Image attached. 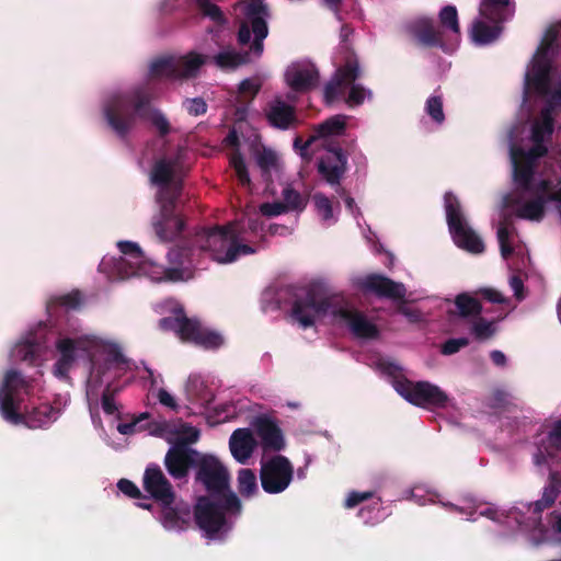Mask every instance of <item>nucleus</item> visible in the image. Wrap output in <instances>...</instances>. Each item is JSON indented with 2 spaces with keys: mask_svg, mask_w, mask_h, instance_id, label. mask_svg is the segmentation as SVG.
Masks as SVG:
<instances>
[{
  "mask_svg": "<svg viewBox=\"0 0 561 561\" xmlns=\"http://www.w3.org/2000/svg\"><path fill=\"white\" fill-rule=\"evenodd\" d=\"M154 98L153 89L149 82L133 89L113 94L103 106L104 118L108 127L121 139H126L136 125V117L147 118L158 130L160 137L171 131L167 116L150 104Z\"/></svg>",
  "mask_w": 561,
  "mask_h": 561,
  "instance_id": "obj_1",
  "label": "nucleus"
},
{
  "mask_svg": "<svg viewBox=\"0 0 561 561\" xmlns=\"http://www.w3.org/2000/svg\"><path fill=\"white\" fill-rule=\"evenodd\" d=\"M332 306L331 298L319 297L313 287H304L299 289V293L294 294L290 316L302 329H308L314 325L318 316L332 311L334 317L347 324L354 336L369 340L379 336L377 325L370 322L363 312L345 307L332 309Z\"/></svg>",
  "mask_w": 561,
  "mask_h": 561,
  "instance_id": "obj_2",
  "label": "nucleus"
},
{
  "mask_svg": "<svg viewBox=\"0 0 561 561\" xmlns=\"http://www.w3.org/2000/svg\"><path fill=\"white\" fill-rule=\"evenodd\" d=\"M27 381L15 369L5 373L0 386V412L12 424H25L28 428H41L56 421L59 410L48 403L39 404L25 413L20 412V393L27 388Z\"/></svg>",
  "mask_w": 561,
  "mask_h": 561,
  "instance_id": "obj_3",
  "label": "nucleus"
},
{
  "mask_svg": "<svg viewBox=\"0 0 561 561\" xmlns=\"http://www.w3.org/2000/svg\"><path fill=\"white\" fill-rule=\"evenodd\" d=\"M195 482L204 486L206 496L222 497L228 511L241 513V501L230 488L229 471L218 458L207 454L201 455L195 468Z\"/></svg>",
  "mask_w": 561,
  "mask_h": 561,
  "instance_id": "obj_4",
  "label": "nucleus"
},
{
  "mask_svg": "<svg viewBox=\"0 0 561 561\" xmlns=\"http://www.w3.org/2000/svg\"><path fill=\"white\" fill-rule=\"evenodd\" d=\"M227 514L239 515L225 507L222 497L199 496L194 505L193 515L197 527L208 540H224L232 528Z\"/></svg>",
  "mask_w": 561,
  "mask_h": 561,
  "instance_id": "obj_5",
  "label": "nucleus"
},
{
  "mask_svg": "<svg viewBox=\"0 0 561 561\" xmlns=\"http://www.w3.org/2000/svg\"><path fill=\"white\" fill-rule=\"evenodd\" d=\"M244 21L241 22L238 31V42L247 45L254 35L250 46L251 51L261 56L263 53V41L268 35L267 19L271 16L270 8L264 0H247L243 7Z\"/></svg>",
  "mask_w": 561,
  "mask_h": 561,
  "instance_id": "obj_6",
  "label": "nucleus"
},
{
  "mask_svg": "<svg viewBox=\"0 0 561 561\" xmlns=\"http://www.w3.org/2000/svg\"><path fill=\"white\" fill-rule=\"evenodd\" d=\"M444 206L446 211V221L455 244L472 254L484 252L482 239L468 226L458 197L447 192L444 195Z\"/></svg>",
  "mask_w": 561,
  "mask_h": 561,
  "instance_id": "obj_7",
  "label": "nucleus"
},
{
  "mask_svg": "<svg viewBox=\"0 0 561 561\" xmlns=\"http://www.w3.org/2000/svg\"><path fill=\"white\" fill-rule=\"evenodd\" d=\"M561 33V23L551 25L545 33V36L537 49L531 75L527 76V83L530 84L539 95H547L550 92L552 58L550 51L558 41Z\"/></svg>",
  "mask_w": 561,
  "mask_h": 561,
  "instance_id": "obj_8",
  "label": "nucleus"
},
{
  "mask_svg": "<svg viewBox=\"0 0 561 561\" xmlns=\"http://www.w3.org/2000/svg\"><path fill=\"white\" fill-rule=\"evenodd\" d=\"M396 391L408 402L420 408H446L448 394L430 381H411L407 378L394 382Z\"/></svg>",
  "mask_w": 561,
  "mask_h": 561,
  "instance_id": "obj_9",
  "label": "nucleus"
},
{
  "mask_svg": "<svg viewBox=\"0 0 561 561\" xmlns=\"http://www.w3.org/2000/svg\"><path fill=\"white\" fill-rule=\"evenodd\" d=\"M294 477V467L289 459L283 455L273 456L262 463L260 479L263 490L268 494H278L285 491Z\"/></svg>",
  "mask_w": 561,
  "mask_h": 561,
  "instance_id": "obj_10",
  "label": "nucleus"
},
{
  "mask_svg": "<svg viewBox=\"0 0 561 561\" xmlns=\"http://www.w3.org/2000/svg\"><path fill=\"white\" fill-rule=\"evenodd\" d=\"M172 446L164 456V467L168 473L179 481H186L190 470L195 469L202 453L187 446L186 442H171Z\"/></svg>",
  "mask_w": 561,
  "mask_h": 561,
  "instance_id": "obj_11",
  "label": "nucleus"
},
{
  "mask_svg": "<svg viewBox=\"0 0 561 561\" xmlns=\"http://www.w3.org/2000/svg\"><path fill=\"white\" fill-rule=\"evenodd\" d=\"M234 230L231 225L215 226L209 229H202L198 231L192 244L202 251L211 252L214 261L221 263L226 250L233 243Z\"/></svg>",
  "mask_w": 561,
  "mask_h": 561,
  "instance_id": "obj_12",
  "label": "nucleus"
},
{
  "mask_svg": "<svg viewBox=\"0 0 561 561\" xmlns=\"http://www.w3.org/2000/svg\"><path fill=\"white\" fill-rule=\"evenodd\" d=\"M327 153L321 156L317 162L318 173L331 186H336L341 191V180L347 171V156L339 145L324 144Z\"/></svg>",
  "mask_w": 561,
  "mask_h": 561,
  "instance_id": "obj_13",
  "label": "nucleus"
},
{
  "mask_svg": "<svg viewBox=\"0 0 561 561\" xmlns=\"http://www.w3.org/2000/svg\"><path fill=\"white\" fill-rule=\"evenodd\" d=\"M158 202L160 203V211L152 218V228L159 240L172 241L182 233L185 221L175 213L176 199Z\"/></svg>",
  "mask_w": 561,
  "mask_h": 561,
  "instance_id": "obj_14",
  "label": "nucleus"
},
{
  "mask_svg": "<svg viewBox=\"0 0 561 561\" xmlns=\"http://www.w3.org/2000/svg\"><path fill=\"white\" fill-rule=\"evenodd\" d=\"M178 336L183 342L193 343L206 350H216L224 344V337L211 330L203 328L196 318H188L183 311Z\"/></svg>",
  "mask_w": 561,
  "mask_h": 561,
  "instance_id": "obj_15",
  "label": "nucleus"
},
{
  "mask_svg": "<svg viewBox=\"0 0 561 561\" xmlns=\"http://www.w3.org/2000/svg\"><path fill=\"white\" fill-rule=\"evenodd\" d=\"M360 76L358 60L355 57L348 58L345 64L339 67L325 84L323 99L327 105L333 104L343 93L344 88L352 85Z\"/></svg>",
  "mask_w": 561,
  "mask_h": 561,
  "instance_id": "obj_16",
  "label": "nucleus"
},
{
  "mask_svg": "<svg viewBox=\"0 0 561 561\" xmlns=\"http://www.w3.org/2000/svg\"><path fill=\"white\" fill-rule=\"evenodd\" d=\"M142 488L158 503L168 504L176 499L173 485L157 463H149L145 469Z\"/></svg>",
  "mask_w": 561,
  "mask_h": 561,
  "instance_id": "obj_17",
  "label": "nucleus"
},
{
  "mask_svg": "<svg viewBox=\"0 0 561 561\" xmlns=\"http://www.w3.org/2000/svg\"><path fill=\"white\" fill-rule=\"evenodd\" d=\"M358 288L364 293L374 294L380 298L401 300L405 297L407 289L403 284L397 283L381 274H368L358 279Z\"/></svg>",
  "mask_w": 561,
  "mask_h": 561,
  "instance_id": "obj_18",
  "label": "nucleus"
},
{
  "mask_svg": "<svg viewBox=\"0 0 561 561\" xmlns=\"http://www.w3.org/2000/svg\"><path fill=\"white\" fill-rule=\"evenodd\" d=\"M264 116L271 127L279 130H288L299 124L296 106L287 103L282 96H275L266 103Z\"/></svg>",
  "mask_w": 561,
  "mask_h": 561,
  "instance_id": "obj_19",
  "label": "nucleus"
},
{
  "mask_svg": "<svg viewBox=\"0 0 561 561\" xmlns=\"http://www.w3.org/2000/svg\"><path fill=\"white\" fill-rule=\"evenodd\" d=\"M174 179V162L167 159L157 161L151 171V182L159 186L158 201L178 199L181 183Z\"/></svg>",
  "mask_w": 561,
  "mask_h": 561,
  "instance_id": "obj_20",
  "label": "nucleus"
},
{
  "mask_svg": "<svg viewBox=\"0 0 561 561\" xmlns=\"http://www.w3.org/2000/svg\"><path fill=\"white\" fill-rule=\"evenodd\" d=\"M319 79V70L313 64H294L285 72L287 85L297 93L314 89Z\"/></svg>",
  "mask_w": 561,
  "mask_h": 561,
  "instance_id": "obj_21",
  "label": "nucleus"
},
{
  "mask_svg": "<svg viewBox=\"0 0 561 561\" xmlns=\"http://www.w3.org/2000/svg\"><path fill=\"white\" fill-rule=\"evenodd\" d=\"M161 507L160 522L168 530H185L191 523V507L183 501L172 500L159 503Z\"/></svg>",
  "mask_w": 561,
  "mask_h": 561,
  "instance_id": "obj_22",
  "label": "nucleus"
},
{
  "mask_svg": "<svg viewBox=\"0 0 561 561\" xmlns=\"http://www.w3.org/2000/svg\"><path fill=\"white\" fill-rule=\"evenodd\" d=\"M192 249L188 247L175 245L167 254L169 267H161L162 275L157 277L160 282L184 280L185 263L188 262Z\"/></svg>",
  "mask_w": 561,
  "mask_h": 561,
  "instance_id": "obj_23",
  "label": "nucleus"
},
{
  "mask_svg": "<svg viewBox=\"0 0 561 561\" xmlns=\"http://www.w3.org/2000/svg\"><path fill=\"white\" fill-rule=\"evenodd\" d=\"M253 426L265 450L279 451L284 449L285 440L283 432L273 420L261 415L255 419Z\"/></svg>",
  "mask_w": 561,
  "mask_h": 561,
  "instance_id": "obj_24",
  "label": "nucleus"
},
{
  "mask_svg": "<svg viewBox=\"0 0 561 561\" xmlns=\"http://www.w3.org/2000/svg\"><path fill=\"white\" fill-rule=\"evenodd\" d=\"M348 116L343 114L333 115L313 127V134L301 147L302 154L310 146L319 139H327L332 136L345 134Z\"/></svg>",
  "mask_w": 561,
  "mask_h": 561,
  "instance_id": "obj_25",
  "label": "nucleus"
},
{
  "mask_svg": "<svg viewBox=\"0 0 561 561\" xmlns=\"http://www.w3.org/2000/svg\"><path fill=\"white\" fill-rule=\"evenodd\" d=\"M505 22L488 21L480 15L472 22L470 36L478 45H489L497 41L504 30Z\"/></svg>",
  "mask_w": 561,
  "mask_h": 561,
  "instance_id": "obj_26",
  "label": "nucleus"
},
{
  "mask_svg": "<svg viewBox=\"0 0 561 561\" xmlns=\"http://www.w3.org/2000/svg\"><path fill=\"white\" fill-rule=\"evenodd\" d=\"M410 34L425 47H443L442 33L434 26L431 19H420L409 26Z\"/></svg>",
  "mask_w": 561,
  "mask_h": 561,
  "instance_id": "obj_27",
  "label": "nucleus"
},
{
  "mask_svg": "<svg viewBox=\"0 0 561 561\" xmlns=\"http://www.w3.org/2000/svg\"><path fill=\"white\" fill-rule=\"evenodd\" d=\"M511 158L513 164V181L520 190L525 192L533 191V180L537 165L511 148Z\"/></svg>",
  "mask_w": 561,
  "mask_h": 561,
  "instance_id": "obj_28",
  "label": "nucleus"
},
{
  "mask_svg": "<svg viewBox=\"0 0 561 561\" xmlns=\"http://www.w3.org/2000/svg\"><path fill=\"white\" fill-rule=\"evenodd\" d=\"M515 12L512 0H480L479 15L488 21L506 22Z\"/></svg>",
  "mask_w": 561,
  "mask_h": 561,
  "instance_id": "obj_29",
  "label": "nucleus"
},
{
  "mask_svg": "<svg viewBox=\"0 0 561 561\" xmlns=\"http://www.w3.org/2000/svg\"><path fill=\"white\" fill-rule=\"evenodd\" d=\"M255 446V440L249 428L236 430L229 439V447L234 459L240 463H245L251 457Z\"/></svg>",
  "mask_w": 561,
  "mask_h": 561,
  "instance_id": "obj_30",
  "label": "nucleus"
},
{
  "mask_svg": "<svg viewBox=\"0 0 561 561\" xmlns=\"http://www.w3.org/2000/svg\"><path fill=\"white\" fill-rule=\"evenodd\" d=\"M206 55L196 51H188L186 55L175 58L176 80L196 78L201 68L207 62Z\"/></svg>",
  "mask_w": 561,
  "mask_h": 561,
  "instance_id": "obj_31",
  "label": "nucleus"
},
{
  "mask_svg": "<svg viewBox=\"0 0 561 561\" xmlns=\"http://www.w3.org/2000/svg\"><path fill=\"white\" fill-rule=\"evenodd\" d=\"M262 88V81L260 78H248L240 82L239 84V96L237 98V102L240 104L237 107L236 115L243 119L248 114L249 105L254 101L259 92Z\"/></svg>",
  "mask_w": 561,
  "mask_h": 561,
  "instance_id": "obj_32",
  "label": "nucleus"
},
{
  "mask_svg": "<svg viewBox=\"0 0 561 561\" xmlns=\"http://www.w3.org/2000/svg\"><path fill=\"white\" fill-rule=\"evenodd\" d=\"M149 78L152 80H176L175 57L164 56L154 59L149 67Z\"/></svg>",
  "mask_w": 561,
  "mask_h": 561,
  "instance_id": "obj_33",
  "label": "nucleus"
},
{
  "mask_svg": "<svg viewBox=\"0 0 561 561\" xmlns=\"http://www.w3.org/2000/svg\"><path fill=\"white\" fill-rule=\"evenodd\" d=\"M548 202H550L548 195L538 194L535 198L524 203L516 210V216L523 219L540 221L545 216V206Z\"/></svg>",
  "mask_w": 561,
  "mask_h": 561,
  "instance_id": "obj_34",
  "label": "nucleus"
},
{
  "mask_svg": "<svg viewBox=\"0 0 561 561\" xmlns=\"http://www.w3.org/2000/svg\"><path fill=\"white\" fill-rule=\"evenodd\" d=\"M554 131V113L549 108H541L540 121L535 123L531 128L533 142H543L545 137H551Z\"/></svg>",
  "mask_w": 561,
  "mask_h": 561,
  "instance_id": "obj_35",
  "label": "nucleus"
},
{
  "mask_svg": "<svg viewBox=\"0 0 561 561\" xmlns=\"http://www.w3.org/2000/svg\"><path fill=\"white\" fill-rule=\"evenodd\" d=\"M455 306L457 308L458 316L461 318H476L479 317L483 311L481 302L467 293H461L456 296Z\"/></svg>",
  "mask_w": 561,
  "mask_h": 561,
  "instance_id": "obj_36",
  "label": "nucleus"
},
{
  "mask_svg": "<svg viewBox=\"0 0 561 561\" xmlns=\"http://www.w3.org/2000/svg\"><path fill=\"white\" fill-rule=\"evenodd\" d=\"M214 62L221 69H236L248 62V54L237 53L234 50L220 51L213 57Z\"/></svg>",
  "mask_w": 561,
  "mask_h": 561,
  "instance_id": "obj_37",
  "label": "nucleus"
},
{
  "mask_svg": "<svg viewBox=\"0 0 561 561\" xmlns=\"http://www.w3.org/2000/svg\"><path fill=\"white\" fill-rule=\"evenodd\" d=\"M238 491L243 497H250L257 491L256 477L253 470L244 468L238 472Z\"/></svg>",
  "mask_w": 561,
  "mask_h": 561,
  "instance_id": "obj_38",
  "label": "nucleus"
},
{
  "mask_svg": "<svg viewBox=\"0 0 561 561\" xmlns=\"http://www.w3.org/2000/svg\"><path fill=\"white\" fill-rule=\"evenodd\" d=\"M471 333L473 334L476 340L484 341L490 337H492L496 331L494 321H489L481 317H476L474 321L472 322Z\"/></svg>",
  "mask_w": 561,
  "mask_h": 561,
  "instance_id": "obj_39",
  "label": "nucleus"
},
{
  "mask_svg": "<svg viewBox=\"0 0 561 561\" xmlns=\"http://www.w3.org/2000/svg\"><path fill=\"white\" fill-rule=\"evenodd\" d=\"M442 27L455 33L460 34V25L458 20V12L455 5H445L438 14Z\"/></svg>",
  "mask_w": 561,
  "mask_h": 561,
  "instance_id": "obj_40",
  "label": "nucleus"
},
{
  "mask_svg": "<svg viewBox=\"0 0 561 561\" xmlns=\"http://www.w3.org/2000/svg\"><path fill=\"white\" fill-rule=\"evenodd\" d=\"M255 253V249L249 244H239L238 236L234 232L233 243L230 244L228 250H226L224 257H221V264L232 263L240 255H248Z\"/></svg>",
  "mask_w": 561,
  "mask_h": 561,
  "instance_id": "obj_41",
  "label": "nucleus"
},
{
  "mask_svg": "<svg viewBox=\"0 0 561 561\" xmlns=\"http://www.w3.org/2000/svg\"><path fill=\"white\" fill-rule=\"evenodd\" d=\"M282 196L284 199L283 204L287 206L288 211H301L307 206V201L301 196V194L289 185L283 190Z\"/></svg>",
  "mask_w": 561,
  "mask_h": 561,
  "instance_id": "obj_42",
  "label": "nucleus"
},
{
  "mask_svg": "<svg viewBox=\"0 0 561 561\" xmlns=\"http://www.w3.org/2000/svg\"><path fill=\"white\" fill-rule=\"evenodd\" d=\"M547 439L548 444L542 447L548 457H553L561 450V420L553 423Z\"/></svg>",
  "mask_w": 561,
  "mask_h": 561,
  "instance_id": "obj_43",
  "label": "nucleus"
},
{
  "mask_svg": "<svg viewBox=\"0 0 561 561\" xmlns=\"http://www.w3.org/2000/svg\"><path fill=\"white\" fill-rule=\"evenodd\" d=\"M519 157H524L530 162L535 163L538 167V161L540 158H543L548 153V148L543 142H534V145L525 150L519 147H512Z\"/></svg>",
  "mask_w": 561,
  "mask_h": 561,
  "instance_id": "obj_44",
  "label": "nucleus"
},
{
  "mask_svg": "<svg viewBox=\"0 0 561 561\" xmlns=\"http://www.w3.org/2000/svg\"><path fill=\"white\" fill-rule=\"evenodd\" d=\"M196 2L203 15L208 16L217 24L226 23L225 14L217 4L210 2L209 0H196Z\"/></svg>",
  "mask_w": 561,
  "mask_h": 561,
  "instance_id": "obj_45",
  "label": "nucleus"
},
{
  "mask_svg": "<svg viewBox=\"0 0 561 561\" xmlns=\"http://www.w3.org/2000/svg\"><path fill=\"white\" fill-rule=\"evenodd\" d=\"M230 164L234 169L236 175L240 184L242 186H249L251 184V180L242 154L239 152L232 154L230 159Z\"/></svg>",
  "mask_w": 561,
  "mask_h": 561,
  "instance_id": "obj_46",
  "label": "nucleus"
},
{
  "mask_svg": "<svg viewBox=\"0 0 561 561\" xmlns=\"http://www.w3.org/2000/svg\"><path fill=\"white\" fill-rule=\"evenodd\" d=\"M256 163L262 171L264 178L271 175V170L276 167L277 157L276 153L271 149H263L257 157Z\"/></svg>",
  "mask_w": 561,
  "mask_h": 561,
  "instance_id": "obj_47",
  "label": "nucleus"
},
{
  "mask_svg": "<svg viewBox=\"0 0 561 561\" xmlns=\"http://www.w3.org/2000/svg\"><path fill=\"white\" fill-rule=\"evenodd\" d=\"M425 111L435 123L442 124L445 121L443 100L440 96H430L425 104Z\"/></svg>",
  "mask_w": 561,
  "mask_h": 561,
  "instance_id": "obj_48",
  "label": "nucleus"
},
{
  "mask_svg": "<svg viewBox=\"0 0 561 561\" xmlns=\"http://www.w3.org/2000/svg\"><path fill=\"white\" fill-rule=\"evenodd\" d=\"M184 308L183 307H176L173 309V316L171 317H164L159 320V328L162 331H172L176 335L179 334L180 324L182 320Z\"/></svg>",
  "mask_w": 561,
  "mask_h": 561,
  "instance_id": "obj_49",
  "label": "nucleus"
},
{
  "mask_svg": "<svg viewBox=\"0 0 561 561\" xmlns=\"http://www.w3.org/2000/svg\"><path fill=\"white\" fill-rule=\"evenodd\" d=\"M56 347L60 354L59 358H66V360L75 362L77 350L75 340L69 337L59 339L56 343Z\"/></svg>",
  "mask_w": 561,
  "mask_h": 561,
  "instance_id": "obj_50",
  "label": "nucleus"
},
{
  "mask_svg": "<svg viewBox=\"0 0 561 561\" xmlns=\"http://www.w3.org/2000/svg\"><path fill=\"white\" fill-rule=\"evenodd\" d=\"M497 240L502 257L508 259L513 254L514 249L510 243L508 228L503 224L497 229Z\"/></svg>",
  "mask_w": 561,
  "mask_h": 561,
  "instance_id": "obj_51",
  "label": "nucleus"
},
{
  "mask_svg": "<svg viewBox=\"0 0 561 561\" xmlns=\"http://www.w3.org/2000/svg\"><path fill=\"white\" fill-rule=\"evenodd\" d=\"M314 205L318 211L321 214L323 220H330L333 218V208L331 201L322 193L313 195Z\"/></svg>",
  "mask_w": 561,
  "mask_h": 561,
  "instance_id": "obj_52",
  "label": "nucleus"
},
{
  "mask_svg": "<svg viewBox=\"0 0 561 561\" xmlns=\"http://www.w3.org/2000/svg\"><path fill=\"white\" fill-rule=\"evenodd\" d=\"M183 107L192 116H199L206 113L207 103L203 98L185 99L183 101Z\"/></svg>",
  "mask_w": 561,
  "mask_h": 561,
  "instance_id": "obj_53",
  "label": "nucleus"
},
{
  "mask_svg": "<svg viewBox=\"0 0 561 561\" xmlns=\"http://www.w3.org/2000/svg\"><path fill=\"white\" fill-rule=\"evenodd\" d=\"M82 296L79 290H72L71 293L58 296L54 302L58 306L66 307L68 309H76L81 305Z\"/></svg>",
  "mask_w": 561,
  "mask_h": 561,
  "instance_id": "obj_54",
  "label": "nucleus"
},
{
  "mask_svg": "<svg viewBox=\"0 0 561 561\" xmlns=\"http://www.w3.org/2000/svg\"><path fill=\"white\" fill-rule=\"evenodd\" d=\"M176 437L173 442H186L187 446L195 444L199 438V431L188 424H183L176 433Z\"/></svg>",
  "mask_w": 561,
  "mask_h": 561,
  "instance_id": "obj_55",
  "label": "nucleus"
},
{
  "mask_svg": "<svg viewBox=\"0 0 561 561\" xmlns=\"http://www.w3.org/2000/svg\"><path fill=\"white\" fill-rule=\"evenodd\" d=\"M366 94L370 95V91H366V89L360 84H352L348 96L346 99V103L350 106H357L364 103Z\"/></svg>",
  "mask_w": 561,
  "mask_h": 561,
  "instance_id": "obj_56",
  "label": "nucleus"
},
{
  "mask_svg": "<svg viewBox=\"0 0 561 561\" xmlns=\"http://www.w3.org/2000/svg\"><path fill=\"white\" fill-rule=\"evenodd\" d=\"M543 96L546 98V104L542 108H549L550 112L554 113L561 107V80L553 90L550 88V92Z\"/></svg>",
  "mask_w": 561,
  "mask_h": 561,
  "instance_id": "obj_57",
  "label": "nucleus"
},
{
  "mask_svg": "<svg viewBox=\"0 0 561 561\" xmlns=\"http://www.w3.org/2000/svg\"><path fill=\"white\" fill-rule=\"evenodd\" d=\"M470 343L468 337L449 339L442 346V354L453 355Z\"/></svg>",
  "mask_w": 561,
  "mask_h": 561,
  "instance_id": "obj_58",
  "label": "nucleus"
},
{
  "mask_svg": "<svg viewBox=\"0 0 561 561\" xmlns=\"http://www.w3.org/2000/svg\"><path fill=\"white\" fill-rule=\"evenodd\" d=\"M260 211L263 216L275 217L287 213V206L283 202L263 203L260 205Z\"/></svg>",
  "mask_w": 561,
  "mask_h": 561,
  "instance_id": "obj_59",
  "label": "nucleus"
},
{
  "mask_svg": "<svg viewBox=\"0 0 561 561\" xmlns=\"http://www.w3.org/2000/svg\"><path fill=\"white\" fill-rule=\"evenodd\" d=\"M118 490L131 499H144L141 491L139 488L130 480L128 479H121L117 482Z\"/></svg>",
  "mask_w": 561,
  "mask_h": 561,
  "instance_id": "obj_60",
  "label": "nucleus"
},
{
  "mask_svg": "<svg viewBox=\"0 0 561 561\" xmlns=\"http://www.w3.org/2000/svg\"><path fill=\"white\" fill-rule=\"evenodd\" d=\"M374 496V492L366 491V492H357L353 491L348 494V496L345 500V507L353 508L360 504L364 501H367Z\"/></svg>",
  "mask_w": 561,
  "mask_h": 561,
  "instance_id": "obj_61",
  "label": "nucleus"
},
{
  "mask_svg": "<svg viewBox=\"0 0 561 561\" xmlns=\"http://www.w3.org/2000/svg\"><path fill=\"white\" fill-rule=\"evenodd\" d=\"M117 247L122 254L128 255L133 259H140L141 257V250L139 245L131 241H119L117 243Z\"/></svg>",
  "mask_w": 561,
  "mask_h": 561,
  "instance_id": "obj_62",
  "label": "nucleus"
},
{
  "mask_svg": "<svg viewBox=\"0 0 561 561\" xmlns=\"http://www.w3.org/2000/svg\"><path fill=\"white\" fill-rule=\"evenodd\" d=\"M102 409L104 413L108 415H113L117 411V407L114 401V393L111 391L110 386H107L102 393Z\"/></svg>",
  "mask_w": 561,
  "mask_h": 561,
  "instance_id": "obj_63",
  "label": "nucleus"
},
{
  "mask_svg": "<svg viewBox=\"0 0 561 561\" xmlns=\"http://www.w3.org/2000/svg\"><path fill=\"white\" fill-rule=\"evenodd\" d=\"M507 403V393L504 390L495 389L489 397L488 405L492 409L503 408Z\"/></svg>",
  "mask_w": 561,
  "mask_h": 561,
  "instance_id": "obj_64",
  "label": "nucleus"
}]
</instances>
